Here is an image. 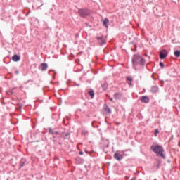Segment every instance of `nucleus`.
Returning a JSON list of instances; mask_svg holds the SVG:
<instances>
[{
    "label": "nucleus",
    "instance_id": "nucleus-1",
    "mask_svg": "<svg viewBox=\"0 0 180 180\" xmlns=\"http://www.w3.org/2000/svg\"><path fill=\"white\" fill-rule=\"evenodd\" d=\"M134 70H137V65H141L142 67L146 64V59L139 55H134L132 59Z\"/></svg>",
    "mask_w": 180,
    "mask_h": 180
},
{
    "label": "nucleus",
    "instance_id": "nucleus-2",
    "mask_svg": "<svg viewBox=\"0 0 180 180\" xmlns=\"http://www.w3.org/2000/svg\"><path fill=\"white\" fill-rule=\"evenodd\" d=\"M150 150L153 151V153H155L158 156L162 157V158H165V155H164V148L160 145H153L150 147Z\"/></svg>",
    "mask_w": 180,
    "mask_h": 180
},
{
    "label": "nucleus",
    "instance_id": "nucleus-3",
    "mask_svg": "<svg viewBox=\"0 0 180 180\" xmlns=\"http://www.w3.org/2000/svg\"><path fill=\"white\" fill-rule=\"evenodd\" d=\"M78 13L81 18H86V16H89V15H91V11L85 8H79Z\"/></svg>",
    "mask_w": 180,
    "mask_h": 180
},
{
    "label": "nucleus",
    "instance_id": "nucleus-4",
    "mask_svg": "<svg viewBox=\"0 0 180 180\" xmlns=\"http://www.w3.org/2000/svg\"><path fill=\"white\" fill-rule=\"evenodd\" d=\"M124 157V151H117L114 154V158L117 160V161H122Z\"/></svg>",
    "mask_w": 180,
    "mask_h": 180
},
{
    "label": "nucleus",
    "instance_id": "nucleus-5",
    "mask_svg": "<svg viewBox=\"0 0 180 180\" xmlns=\"http://www.w3.org/2000/svg\"><path fill=\"white\" fill-rule=\"evenodd\" d=\"M97 41L100 46H103V44L106 43V37H105L103 35L97 37Z\"/></svg>",
    "mask_w": 180,
    "mask_h": 180
},
{
    "label": "nucleus",
    "instance_id": "nucleus-6",
    "mask_svg": "<svg viewBox=\"0 0 180 180\" xmlns=\"http://www.w3.org/2000/svg\"><path fill=\"white\" fill-rule=\"evenodd\" d=\"M168 56V52L167 50H162L160 53V60H164V58H166Z\"/></svg>",
    "mask_w": 180,
    "mask_h": 180
},
{
    "label": "nucleus",
    "instance_id": "nucleus-7",
    "mask_svg": "<svg viewBox=\"0 0 180 180\" xmlns=\"http://www.w3.org/2000/svg\"><path fill=\"white\" fill-rule=\"evenodd\" d=\"M141 101L143 103H148L150 102V98H148V96H143L141 97Z\"/></svg>",
    "mask_w": 180,
    "mask_h": 180
},
{
    "label": "nucleus",
    "instance_id": "nucleus-8",
    "mask_svg": "<svg viewBox=\"0 0 180 180\" xmlns=\"http://www.w3.org/2000/svg\"><path fill=\"white\" fill-rule=\"evenodd\" d=\"M103 25L106 27V29H108V27H109V19L105 18L103 20Z\"/></svg>",
    "mask_w": 180,
    "mask_h": 180
},
{
    "label": "nucleus",
    "instance_id": "nucleus-9",
    "mask_svg": "<svg viewBox=\"0 0 180 180\" xmlns=\"http://www.w3.org/2000/svg\"><path fill=\"white\" fill-rule=\"evenodd\" d=\"M12 60H13V61H15V63H18V61H20V56H19L18 55H14L12 57Z\"/></svg>",
    "mask_w": 180,
    "mask_h": 180
},
{
    "label": "nucleus",
    "instance_id": "nucleus-10",
    "mask_svg": "<svg viewBox=\"0 0 180 180\" xmlns=\"http://www.w3.org/2000/svg\"><path fill=\"white\" fill-rule=\"evenodd\" d=\"M41 71H46V70H47L48 68V65L47 63H41Z\"/></svg>",
    "mask_w": 180,
    "mask_h": 180
},
{
    "label": "nucleus",
    "instance_id": "nucleus-11",
    "mask_svg": "<svg viewBox=\"0 0 180 180\" xmlns=\"http://www.w3.org/2000/svg\"><path fill=\"white\" fill-rule=\"evenodd\" d=\"M158 91V86H153L151 87L150 92L153 94H155Z\"/></svg>",
    "mask_w": 180,
    "mask_h": 180
},
{
    "label": "nucleus",
    "instance_id": "nucleus-12",
    "mask_svg": "<svg viewBox=\"0 0 180 180\" xmlns=\"http://www.w3.org/2000/svg\"><path fill=\"white\" fill-rule=\"evenodd\" d=\"M49 134H52V135L60 134V133L58 131H53V129L51 128H49Z\"/></svg>",
    "mask_w": 180,
    "mask_h": 180
},
{
    "label": "nucleus",
    "instance_id": "nucleus-13",
    "mask_svg": "<svg viewBox=\"0 0 180 180\" xmlns=\"http://www.w3.org/2000/svg\"><path fill=\"white\" fill-rule=\"evenodd\" d=\"M114 98L115 99H120L122 98V94L120 93H116L114 94Z\"/></svg>",
    "mask_w": 180,
    "mask_h": 180
},
{
    "label": "nucleus",
    "instance_id": "nucleus-14",
    "mask_svg": "<svg viewBox=\"0 0 180 180\" xmlns=\"http://www.w3.org/2000/svg\"><path fill=\"white\" fill-rule=\"evenodd\" d=\"M89 95H90L91 99H94V96H95V92L94 91V90L89 91Z\"/></svg>",
    "mask_w": 180,
    "mask_h": 180
},
{
    "label": "nucleus",
    "instance_id": "nucleus-15",
    "mask_svg": "<svg viewBox=\"0 0 180 180\" xmlns=\"http://www.w3.org/2000/svg\"><path fill=\"white\" fill-rule=\"evenodd\" d=\"M26 162V160L22 159L20 162V167L22 168V167L25 166V164Z\"/></svg>",
    "mask_w": 180,
    "mask_h": 180
},
{
    "label": "nucleus",
    "instance_id": "nucleus-16",
    "mask_svg": "<svg viewBox=\"0 0 180 180\" xmlns=\"http://www.w3.org/2000/svg\"><path fill=\"white\" fill-rule=\"evenodd\" d=\"M105 112H106L107 113H112V110H110V108H109L108 106H106L104 108Z\"/></svg>",
    "mask_w": 180,
    "mask_h": 180
},
{
    "label": "nucleus",
    "instance_id": "nucleus-17",
    "mask_svg": "<svg viewBox=\"0 0 180 180\" xmlns=\"http://www.w3.org/2000/svg\"><path fill=\"white\" fill-rule=\"evenodd\" d=\"M174 56H175L176 57L179 58V57H180V51H174Z\"/></svg>",
    "mask_w": 180,
    "mask_h": 180
},
{
    "label": "nucleus",
    "instance_id": "nucleus-18",
    "mask_svg": "<svg viewBox=\"0 0 180 180\" xmlns=\"http://www.w3.org/2000/svg\"><path fill=\"white\" fill-rule=\"evenodd\" d=\"M8 95H13V90L10 89L7 91Z\"/></svg>",
    "mask_w": 180,
    "mask_h": 180
},
{
    "label": "nucleus",
    "instance_id": "nucleus-19",
    "mask_svg": "<svg viewBox=\"0 0 180 180\" xmlns=\"http://www.w3.org/2000/svg\"><path fill=\"white\" fill-rule=\"evenodd\" d=\"M158 133H160V131L156 129L155 130V133H154L155 136H157L158 135Z\"/></svg>",
    "mask_w": 180,
    "mask_h": 180
},
{
    "label": "nucleus",
    "instance_id": "nucleus-20",
    "mask_svg": "<svg viewBox=\"0 0 180 180\" xmlns=\"http://www.w3.org/2000/svg\"><path fill=\"white\" fill-rule=\"evenodd\" d=\"M82 134H84V136H86L88 134V131L83 130L82 131Z\"/></svg>",
    "mask_w": 180,
    "mask_h": 180
},
{
    "label": "nucleus",
    "instance_id": "nucleus-21",
    "mask_svg": "<svg viewBox=\"0 0 180 180\" xmlns=\"http://www.w3.org/2000/svg\"><path fill=\"white\" fill-rule=\"evenodd\" d=\"M127 81H129V82H131V81H133V79L130 77H127Z\"/></svg>",
    "mask_w": 180,
    "mask_h": 180
},
{
    "label": "nucleus",
    "instance_id": "nucleus-22",
    "mask_svg": "<svg viewBox=\"0 0 180 180\" xmlns=\"http://www.w3.org/2000/svg\"><path fill=\"white\" fill-rule=\"evenodd\" d=\"M160 65L162 67V68H164V63L162 62L160 63Z\"/></svg>",
    "mask_w": 180,
    "mask_h": 180
},
{
    "label": "nucleus",
    "instance_id": "nucleus-23",
    "mask_svg": "<svg viewBox=\"0 0 180 180\" xmlns=\"http://www.w3.org/2000/svg\"><path fill=\"white\" fill-rule=\"evenodd\" d=\"M79 155H84V152L80 151V152H79Z\"/></svg>",
    "mask_w": 180,
    "mask_h": 180
},
{
    "label": "nucleus",
    "instance_id": "nucleus-24",
    "mask_svg": "<svg viewBox=\"0 0 180 180\" xmlns=\"http://www.w3.org/2000/svg\"><path fill=\"white\" fill-rule=\"evenodd\" d=\"M128 84H129V85H133V84H131V82H128Z\"/></svg>",
    "mask_w": 180,
    "mask_h": 180
},
{
    "label": "nucleus",
    "instance_id": "nucleus-25",
    "mask_svg": "<svg viewBox=\"0 0 180 180\" xmlns=\"http://www.w3.org/2000/svg\"><path fill=\"white\" fill-rule=\"evenodd\" d=\"M15 74H19V70H16Z\"/></svg>",
    "mask_w": 180,
    "mask_h": 180
},
{
    "label": "nucleus",
    "instance_id": "nucleus-26",
    "mask_svg": "<svg viewBox=\"0 0 180 180\" xmlns=\"http://www.w3.org/2000/svg\"><path fill=\"white\" fill-rule=\"evenodd\" d=\"M110 101H111V102H113V98H110Z\"/></svg>",
    "mask_w": 180,
    "mask_h": 180
},
{
    "label": "nucleus",
    "instance_id": "nucleus-27",
    "mask_svg": "<svg viewBox=\"0 0 180 180\" xmlns=\"http://www.w3.org/2000/svg\"><path fill=\"white\" fill-rule=\"evenodd\" d=\"M101 86H103V85H101Z\"/></svg>",
    "mask_w": 180,
    "mask_h": 180
}]
</instances>
